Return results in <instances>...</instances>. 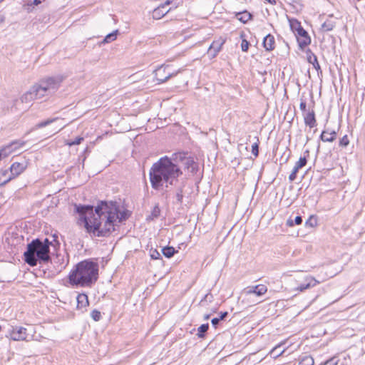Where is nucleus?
<instances>
[{
	"label": "nucleus",
	"instance_id": "obj_1",
	"mask_svg": "<svg viewBox=\"0 0 365 365\" xmlns=\"http://www.w3.org/2000/svg\"><path fill=\"white\" fill-rule=\"evenodd\" d=\"M75 211L79 217L77 223L83 225L86 231L97 237H106L115 230L117 223L127 218L125 212H119L113 203L101 202L95 210L91 205H75Z\"/></svg>",
	"mask_w": 365,
	"mask_h": 365
},
{
	"label": "nucleus",
	"instance_id": "obj_2",
	"mask_svg": "<svg viewBox=\"0 0 365 365\" xmlns=\"http://www.w3.org/2000/svg\"><path fill=\"white\" fill-rule=\"evenodd\" d=\"M182 174L180 168L174 163L173 158L164 156L153 164L149 178L152 187L160 190L164 185L168 187L169 185H173Z\"/></svg>",
	"mask_w": 365,
	"mask_h": 365
},
{
	"label": "nucleus",
	"instance_id": "obj_3",
	"mask_svg": "<svg viewBox=\"0 0 365 365\" xmlns=\"http://www.w3.org/2000/svg\"><path fill=\"white\" fill-rule=\"evenodd\" d=\"M98 277V264L90 259L78 262L68 275L73 286L91 287Z\"/></svg>",
	"mask_w": 365,
	"mask_h": 365
},
{
	"label": "nucleus",
	"instance_id": "obj_4",
	"mask_svg": "<svg viewBox=\"0 0 365 365\" xmlns=\"http://www.w3.org/2000/svg\"><path fill=\"white\" fill-rule=\"evenodd\" d=\"M50 242L47 238L44 240L40 239L33 240L27 245L26 250L24 253V259L31 267L36 266L38 263L45 264L51 261Z\"/></svg>",
	"mask_w": 365,
	"mask_h": 365
},
{
	"label": "nucleus",
	"instance_id": "obj_5",
	"mask_svg": "<svg viewBox=\"0 0 365 365\" xmlns=\"http://www.w3.org/2000/svg\"><path fill=\"white\" fill-rule=\"evenodd\" d=\"M62 79L58 77H49L42 79L38 84L33 86V92L36 100L53 93L59 87Z\"/></svg>",
	"mask_w": 365,
	"mask_h": 365
},
{
	"label": "nucleus",
	"instance_id": "obj_6",
	"mask_svg": "<svg viewBox=\"0 0 365 365\" xmlns=\"http://www.w3.org/2000/svg\"><path fill=\"white\" fill-rule=\"evenodd\" d=\"M27 329L23 327H12L6 337L13 341H28Z\"/></svg>",
	"mask_w": 365,
	"mask_h": 365
},
{
	"label": "nucleus",
	"instance_id": "obj_7",
	"mask_svg": "<svg viewBox=\"0 0 365 365\" xmlns=\"http://www.w3.org/2000/svg\"><path fill=\"white\" fill-rule=\"evenodd\" d=\"M172 158L176 164L181 162L187 169L191 168L192 171H194L195 169L196 165L194 160L190 158H187L186 154L184 153H174L172 155Z\"/></svg>",
	"mask_w": 365,
	"mask_h": 365
},
{
	"label": "nucleus",
	"instance_id": "obj_8",
	"mask_svg": "<svg viewBox=\"0 0 365 365\" xmlns=\"http://www.w3.org/2000/svg\"><path fill=\"white\" fill-rule=\"evenodd\" d=\"M168 66H160L155 71V77L158 83L166 82L171 77L174 76L173 73L166 72Z\"/></svg>",
	"mask_w": 365,
	"mask_h": 365
},
{
	"label": "nucleus",
	"instance_id": "obj_9",
	"mask_svg": "<svg viewBox=\"0 0 365 365\" xmlns=\"http://www.w3.org/2000/svg\"><path fill=\"white\" fill-rule=\"evenodd\" d=\"M299 46L301 49L310 44L311 38L308 33L304 29H299L298 34L296 35Z\"/></svg>",
	"mask_w": 365,
	"mask_h": 365
},
{
	"label": "nucleus",
	"instance_id": "obj_10",
	"mask_svg": "<svg viewBox=\"0 0 365 365\" xmlns=\"http://www.w3.org/2000/svg\"><path fill=\"white\" fill-rule=\"evenodd\" d=\"M225 40L223 38H220L218 40L214 41L212 44L210 46L207 53L212 57H215L217 53L220 51L222 45L225 43Z\"/></svg>",
	"mask_w": 365,
	"mask_h": 365
},
{
	"label": "nucleus",
	"instance_id": "obj_11",
	"mask_svg": "<svg viewBox=\"0 0 365 365\" xmlns=\"http://www.w3.org/2000/svg\"><path fill=\"white\" fill-rule=\"evenodd\" d=\"M306 56L307 61L313 65L317 73H322V69L318 62L317 56L314 55L310 49H307L306 51Z\"/></svg>",
	"mask_w": 365,
	"mask_h": 365
},
{
	"label": "nucleus",
	"instance_id": "obj_12",
	"mask_svg": "<svg viewBox=\"0 0 365 365\" xmlns=\"http://www.w3.org/2000/svg\"><path fill=\"white\" fill-rule=\"evenodd\" d=\"M304 123L309 128H314L317 125V121L315 118V113L314 110H309L304 115Z\"/></svg>",
	"mask_w": 365,
	"mask_h": 365
},
{
	"label": "nucleus",
	"instance_id": "obj_13",
	"mask_svg": "<svg viewBox=\"0 0 365 365\" xmlns=\"http://www.w3.org/2000/svg\"><path fill=\"white\" fill-rule=\"evenodd\" d=\"M318 282L313 277H309L305 279V283L301 284L296 289L303 292L307 289L315 286Z\"/></svg>",
	"mask_w": 365,
	"mask_h": 365
},
{
	"label": "nucleus",
	"instance_id": "obj_14",
	"mask_svg": "<svg viewBox=\"0 0 365 365\" xmlns=\"http://www.w3.org/2000/svg\"><path fill=\"white\" fill-rule=\"evenodd\" d=\"M24 170V166L20 163H14L10 167V176L12 178L18 176Z\"/></svg>",
	"mask_w": 365,
	"mask_h": 365
},
{
	"label": "nucleus",
	"instance_id": "obj_15",
	"mask_svg": "<svg viewBox=\"0 0 365 365\" xmlns=\"http://www.w3.org/2000/svg\"><path fill=\"white\" fill-rule=\"evenodd\" d=\"M169 9H166L163 6L160 5L158 7L155 8L152 13V16L154 19H160L165 14H167L169 11Z\"/></svg>",
	"mask_w": 365,
	"mask_h": 365
},
{
	"label": "nucleus",
	"instance_id": "obj_16",
	"mask_svg": "<svg viewBox=\"0 0 365 365\" xmlns=\"http://www.w3.org/2000/svg\"><path fill=\"white\" fill-rule=\"evenodd\" d=\"M274 37L271 34H267L263 41V46L267 51H272L274 48Z\"/></svg>",
	"mask_w": 365,
	"mask_h": 365
},
{
	"label": "nucleus",
	"instance_id": "obj_17",
	"mask_svg": "<svg viewBox=\"0 0 365 365\" xmlns=\"http://www.w3.org/2000/svg\"><path fill=\"white\" fill-rule=\"evenodd\" d=\"M336 138V133L335 131L329 132L327 130H324L321 135L320 138L324 142H333Z\"/></svg>",
	"mask_w": 365,
	"mask_h": 365
},
{
	"label": "nucleus",
	"instance_id": "obj_18",
	"mask_svg": "<svg viewBox=\"0 0 365 365\" xmlns=\"http://www.w3.org/2000/svg\"><path fill=\"white\" fill-rule=\"evenodd\" d=\"M76 300L78 309L85 308L89 304L88 296L86 294H79L77 296Z\"/></svg>",
	"mask_w": 365,
	"mask_h": 365
},
{
	"label": "nucleus",
	"instance_id": "obj_19",
	"mask_svg": "<svg viewBox=\"0 0 365 365\" xmlns=\"http://www.w3.org/2000/svg\"><path fill=\"white\" fill-rule=\"evenodd\" d=\"M235 16L239 21H240L243 24H246L252 18V15L246 10L242 12L236 13Z\"/></svg>",
	"mask_w": 365,
	"mask_h": 365
},
{
	"label": "nucleus",
	"instance_id": "obj_20",
	"mask_svg": "<svg viewBox=\"0 0 365 365\" xmlns=\"http://www.w3.org/2000/svg\"><path fill=\"white\" fill-rule=\"evenodd\" d=\"M36 100L34 97V94L33 92V87H31L29 91L26 92L21 97V101L22 103H29L32 101Z\"/></svg>",
	"mask_w": 365,
	"mask_h": 365
},
{
	"label": "nucleus",
	"instance_id": "obj_21",
	"mask_svg": "<svg viewBox=\"0 0 365 365\" xmlns=\"http://www.w3.org/2000/svg\"><path fill=\"white\" fill-rule=\"evenodd\" d=\"M9 171L7 170H0V186L6 184L11 179V176H8Z\"/></svg>",
	"mask_w": 365,
	"mask_h": 365
},
{
	"label": "nucleus",
	"instance_id": "obj_22",
	"mask_svg": "<svg viewBox=\"0 0 365 365\" xmlns=\"http://www.w3.org/2000/svg\"><path fill=\"white\" fill-rule=\"evenodd\" d=\"M284 343H280L279 344L277 345L275 347H274L271 351L270 354L273 356L274 358H277L279 356H281L284 351L285 349H282L281 347Z\"/></svg>",
	"mask_w": 365,
	"mask_h": 365
},
{
	"label": "nucleus",
	"instance_id": "obj_23",
	"mask_svg": "<svg viewBox=\"0 0 365 365\" xmlns=\"http://www.w3.org/2000/svg\"><path fill=\"white\" fill-rule=\"evenodd\" d=\"M60 118L58 117L53 118H48V119H47L46 120H43V121H41V122L37 123L35 125L34 128L35 129H39V128L46 127V126L50 125L51 123L58 120Z\"/></svg>",
	"mask_w": 365,
	"mask_h": 365
},
{
	"label": "nucleus",
	"instance_id": "obj_24",
	"mask_svg": "<svg viewBox=\"0 0 365 365\" xmlns=\"http://www.w3.org/2000/svg\"><path fill=\"white\" fill-rule=\"evenodd\" d=\"M161 251L163 255L168 258H170L175 253V249L173 247L168 246L163 247Z\"/></svg>",
	"mask_w": 365,
	"mask_h": 365
},
{
	"label": "nucleus",
	"instance_id": "obj_25",
	"mask_svg": "<svg viewBox=\"0 0 365 365\" xmlns=\"http://www.w3.org/2000/svg\"><path fill=\"white\" fill-rule=\"evenodd\" d=\"M267 291V288L264 284H258L255 286V294L257 296H262Z\"/></svg>",
	"mask_w": 365,
	"mask_h": 365
},
{
	"label": "nucleus",
	"instance_id": "obj_26",
	"mask_svg": "<svg viewBox=\"0 0 365 365\" xmlns=\"http://www.w3.org/2000/svg\"><path fill=\"white\" fill-rule=\"evenodd\" d=\"M290 27L292 30L295 33V35L298 34V31H299V29H303L300 23L296 19L290 21Z\"/></svg>",
	"mask_w": 365,
	"mask_h": 365
},
{
	"label": "nucleus",
	"instance_id": "obj_27",
	"mask_svg": "<svg viewBox=\"0 0 365 365\" xmlns=\"http://www.w3.org/2000/svg\"><path fill=\"white\" fill-rule=\"evenodd\" d=\"M209 324H203L201 326H200L197 329V335L200 338H203L205 336V333L208 330Z\"/></svg>",
	"mask_w": 365,
	"mask_h": 365
},
{
	"label": "nucleus",
	"instance_id": "obj_28",
	"mask_svg": "<svg viewBox=\"0 0 365 365\" xmlns=\"http://www.w3.org/2000/svg\"><path fill=\"white\" fill-rule=\"evenodd\" d=\"M314 359L310 356H306L302 359L298 365H314Z\"/></svg>",
	"mask_w": 365,
	"mask_h": 365
},
{
	"label": "nucleus",
	"instance_id": "obj_29",
	"mask_svg": "<svg viewBox=\"0 0 365 365\" xmlns=\"http://www.w3.org/2000/svg\"><path fill=\"white\" fill-rule=\"evenodd\" d=\"M302 222V217L301 216H297L294 221L292 220H291V219H289L287 221V225L289 226V227H292V226H294V225H301Z\"/></svg>",
	"mask_w": 365,
	"mask_h": 365
},
{
	"label": "nucleus",
	"instance_id": "obj_30",
	"mask_svg": "<svg viewBox=\"0 0 365 365\" xmlns=\"http://www.w3.org/2000/svg\"><path fill=\"white\" fill-rule=\"evenodd\" d=\"M160 209L159 206L157 205L153 207V209L151 212V215L149 217V218L151 220L158 218L160 216Z\"/></svg>",
	"mask_w": 365,
	"mask_h": 365
},
{
	"label": "nucleus",
	"instance_id": "obj_31",
	"mask_svg": "<svg viewBox=\"0 0 365 365\" xmlns=\"http://www.w3.org/2000/svg\"><path fill=\"white\" fill-rule=\"evenodd\" d=\"M317 225V218L314 216H310L309 219L305 222V226L309 227H314Z\"/></svg>",
	"mask_w": 365,
	"mask_h": 365
},
{
	"label": "nucleus",
	"instance_id": "obj_32",
	"mask_svg": "<svg viewBox=\"0 0 365 365\" xmlns=\"http://www.w3.org/2000/svg\"><path fill=\"white\" fill-rule=\"evenodd\" d=\"M118 31L108 34L103 39V43H109L116 38Z\"/></svg>",
	"mask_w": 365,
	"mask_h": 365
},
{
	"label": "nucleus",
	"instance_id": "obj_33",
	"mask_svg": "<svg viewBox=\"0 0 365 365\" xmlns=\"http://www.w3.org/2000/svg\"><path fill=\"white\" fill-rule=\"evenodd\" d=\"M322 29L326 31H331L334 27V23L331 21H326L323 24H322Z\"/></svg>",
	"mask_w": 365,
	"mask_h": 365
},
{
	"label": "nucleus",
	"instance_id": "obj_34",
	"mask_svg": "<svg viewBox=\"0 0 365 365\" xmlns=\"http://www.w3.org/2000/svg\"><path fill=\"white\" fill-rule=\"evenodd\" d=\"M259 138H257V142H255L252 145V153L255 156H258L259 155Z\"/></svg>",
	"mask_w": 365,
	"mask_h": 365
},
{
	"label": "nucleus",
	"instance_id": "obj_35",
	"mask_svg": "<svg viewBox=\"0 0 365 365\" xmlns=\"http://www.w3.org/2000/svg\"><path fill=\"white\" fill-rule=\"evenodd\" d=\"M307 163V158L301 157L299 160L296 163L295 165L298 167L299 169L304 167Z\"/></svg>",
	"mask_w": 365,
	"mask_h": 365
},
{
	"label": "nucleus",
	"instance_id": "obj_36",
	"mask_svg": "<svg viewBox=\"0 0 365 365\" xmlns=\"http://www.w3.org/2000/svg\"><path fill=\"white\" fill-rule=\"evenodd\" d=\"M91 316L92 317V319L96 321V322H98L101 319V314L99 311L96 310V309H94L91 312Z\"/></svg>",
	"mask_w": 365,
	"mask_h": 365
},
{
	"label": "nucleus",
	"instance_id": "obj_37",
	"mask_svg": "<svg viewBox=\"0 0 365 365\" xmlns=\"http://www.w3.org/2000/svg\"><path fill=\"white\" fill-rule=\"evenodd\" d=\"M299 170V168L298 167H297L296 165H294V167L292 170V172L291 173V174L289 176V181L292 182L296 179L297 173H298Z\"/></svg>",
	"mask_w": 365,
	"mask_h": 365
},
{
	"label": "nucleus",
	"instance_id": "obj_38",
	"mask_svg": "<svg viewBox=\"0 0 365 365\" xmlns=\"http://www.w3.org/2000/svg\"><path fill=\"white\" fill-rule=\"evenodd\" d=\"M150 257L153 259H160V253L157 250L151 249L150 251Z\"/></svg>",
	"mask_w": 365,
	"mask_h": 365
},
{
	"label": "nucleus",
	"instance_id": "obj_39",
	"mask_svg": "<svg viewBox=\"0 0 365 365\" xmlns=\"http://www.w3.org/2000/svg\"><path fill=\"white\" fill-rule=\"evenodd\" d=\"M349 140L348 139L347 135L343 136L339 140V145L342 147H346L349 145Z\"/></svg>",
	"mask_w": 365,
	"mask_h": 365
},
{
	"label": "nucleus",
	"instance_id": "obj_40",
	"mask_svg": "<svg viewBox=\"0 0 365 365\" xmlns=\"http://www.w3.org/2000/svg\"><path fill=\"white\" fill-rule=\"evenodd\" d=\"M339 360L336 357H332L325 361L323 365H337Z\"/></svg>",
	"mask_w": 365,
	"mask_h": 365
},
{
	"label": "nucleus",
	"instance_id": "obj_41",
	"mask_svg": "<svg viewBox=\"0 0 365 365\" xmlns=\"http://www.w3.org/2000/svg\"><path fill=\"white\" fill-rule=\"evenodd\" d=\"M175 197H176V200L178 203H182V198H183V195H182V189H179L178 191H177V193H176V195H175Z\"/></svg>",
	"mask_w": 365,
	"mask_h": 365
},
{
	"label": "nucleus",
	"instance_id": "obj_42",
	"mask_svg": "<svg viewBox=\"0 0 365 365\" xmlns=\"http://www.w3.org/2000/svg\"><path fill=\"white\" fill-rule=\"evenodd\" d=\"M249 46L250 43L247 40L243 39L242 41L241 48L242 51H247L249 48Z\"/></svg>",
	"mask_w": 365,
	"mask_h": 365
},
{
	"label": "nucleus",
	"instance_id": "obj_43",
	"mask_svg": "<svg viewBox=\"0 0 365 365\" xmlns=\"http://www.w3.org/2000/svg\"><path fill=\"white\" fill-rule=\"evenodd\" d=\"M83 140V138L77 137L74 140H73V144L79 145Z\"/></svg>",
	"mask_w": 365,
	"mask_h": 365
},
{
	"label": "nucleus",
	"instance_id": "obj_44",
	"mask_svg": "<svg viewBox=\"0 0 365 365\" xmlns=\"http://www.w3.org/2000/svg\"><path fill=\"white\" fill-rule=\"evenodd\" d=\"M307 104L304 101H301V103L299 104V108L302 111H306Z\"/></svg>",
	"mask_w": 365,
	"mask_h": 365
},
{
	"label": "nucleus",
	"instance_id": "obj_45",
	"mask_svg": "<svg viewBox=\"0 0 365 365\" xmlns=\"http://www.w3.org/2000/svg\"><path fill=\"white\" fill-rule=\"evenodd\" d=\"M220 319L219 317H216V318H213L212 320H211V323L212 324L216 327V326L219 324L220 322Z\"/></svg>",
	"mask_w": 365,
	"mask_h": 365
},
{
	"label": "nucleus",
	"instance_id": "obj_46",
	"mask_svg": "<svg viewBox=\"0 0 365 365\" xmlns=\"http://www.w3.org/2000/svg\"><path fill=\"white\" fill-rule=\"evenodd\" d=\"M255 287H248V289L246 290V293L247 294H255Z\"/></svg>",
	"mask_w": 365,
	"mask_h": 365
},
{
	"label": "nucleus",
	"instance_id": "obj_47",
	"mask_svg": "<svg viewBox=\"0 0 365 365\" xmlns=\"http://www.w3.org/2000/svg\"><path fill=\"white\" fill-rule=\"evenodd\" d=\"M227 312H222L220 313V316L219 317V318L220 319V320H223L227 316Z\"/></svg>",
	"mask_w": 365,
	"mask_h": 365
},
{
	"label": "nucleus",
	"instance_id": "obj_48",
	"mask_svg": "<svg viewBox=\"0 0 365 365\" xmlns=\"http://www.w3.org/2000/svg\"><path fill=\"white\" fill-rule=\"evenodd\" d=\"M172 3L171 0H167L164 4H161V6H163L165 9H166V6L170 5Z\"/></svg>",
	"mask_w": 365,
	"mask_h": 365
},
{
	"label": "nucleus",
	"instance_id": "obj_49",
	"mask_svg": "<svg viewBox=\"0 0 365 365\" xmlns=\"http://www.w3.org/2000/svg\"><path fill=\"white\" fill-rule=\"evenodd\" d=\"M65 144L68 146L75 145V144H73V141H70V140H66Z\"/></svg>",
	"mask_w": 365,
	"mask_h": 365
},
{
	"label": "nucleus",
	"instance_id": "obj_50",
	"mask_svg": "<svg viewBox=\"0 0 365 365\" xmlns=\"http://www.w3.org/2000/svg\"><path fill=\"white\" fill-rule=\"evenodd\" d=\"M66 125V124H61V125H60V126H59V128H58V130L56 132H58L61 130H62Z\"/></svg>",
	"mask_w": 365,
	"mask_h": 365
},
{
	"label": "nucleus",
	"instance_id": "obj_51",
	"mask_svg": "<svg viewBox=\"0 0 365 365\" xmlns=\"http://www.w3.org/2000/svg\"><path fill=\"white\" fill-rule=\"evenodd\" d=\"M41 2V0H34V5H38V4H39Z\"/></svg>",
	"mask_w": 365,
	"mask_h": 365
},
{
	"label": "nucleus",
	"instance_id": "obj_52",
	"mask_svg": "<svg viewBox=\"0 0 365 365\" xmlns=\"http://www.w3.org/2000/svg\"><path fill=\"white\" fill-rule=\"evenodd\" d=\"M210 318V314H206L205 317H204V319L205 320L208 319Z\"/></svg>",
	"mask_w": 365,
	"mask_h": 365
},
{
	"label": "nucleus",
	"instance_id": "obj_53",
	"mask_svg": "<svg viewBox=\"0 0 365 365\" xmlns=\"http://www.w3.org/2000/svg\"><path fill=\"white\" fill-rule=\"evenodd\" d=\"M1 331V326L0 325V331Z\"/></svg>",
	"mask_w": 365,
	"mask_h": 365
}]
</instances>
